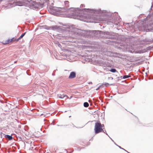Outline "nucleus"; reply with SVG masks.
I'll use <instances>...</instances> for the list:
<instances>
[{"mask_svg":"<svg viewBox=\"0 0 153 153\" xmlns=\"http://www.w3.org/2000/svg\"><path fill=\"white\" fill-rule=\"evenodd\" d=\"M89 104L88 102H85L83 104V105L85 107H88L89 106Z\"/></svg>","mask_w":153,"mask_h":153,"instance_id":"14","label":"nucleus"},{"mask_svg":"<svg viewBox=\"0 0 153 153\" xmlns=\"http://www.w3.org/2000/svg\"><path fill=\"white\" fill-rule=\"evenodd\" d=\"M149 79H153V76L152 77V78H150Z\"/></svg>","mask_w":153,"mask_h":153,"instance_id":"35","label":"nucleus"},{"mask_svg":"<svg viewBox=\"0 0 153 153\" xmlns=\"http://www.w3.org/2000/svg\"><path fill=\"white\" fill-rule=\"evenodd\" d=\"M100 34H102L106 35V37L107 38L111 39H116L117 38V36L115 35V33H110L107 31H98Z\"/></svg>","mask_w":153,"mask_h":153,"instance_id":"6","label":"nucleus"},{"mask_svg":"<svg viewBox=\"0 0 153 153\" xmlns=\"http://www.w3.org/2000/svg\"><path fill=\"white\" fill-rule=\"evenodd\" d=\"M115 143V144L116 145H117V146H118L119 147V148H120V149H123V150H125V149H123V148H121V147H120V146H118V145H117V144H116L115 143Z\"/></svg>","mask_w":153,"mask_h":153,"instance_id":"25","label":"nucleus"},{"mask_svg":"<svg viewBox=\"0 0 153 153\" xmlns=\"http://www.w3.org/2000/svg\"><path fill=\"white\" fill-rule=\"evenodd\" d=\"M102 132H103L106 135H108V134L106 133V131H105V130H103V131H102Z\"/></svg>","mask_w":153,"mask_h":153,"instance_id":"24","label":"nucleus"},{"mask_svg":"<svg viewBox=\"0 0 153 153\" xmlns=\"http://www.w3.org/2000/svg\"><path fill=\"white\" fill-rule=\"evenodd\" d=\"M123 76H121L120 77L122 79V78H123Z\"/></svg>","mask_w":153,"mask_h":153,"instance_id":"36","label":"nucleus"},{"mask_svg":"<svg viewBox=\"0 0 153 153\" xmlns=\"http://www.w3.org/2000/svg\"><path fill=\"white\" fill-rule=\"evenodd\" d=\"M81 6H82V7H84V6H84V5H83V4H81Z\"/></svg>","mask_w":153,"mask_h":153,"instance_id":"32","label":"nucleus"},{"mask_svg":"<svg viewBox=\"0 0 153 153\" xmlns=\"http://www.w3.org/2000/svg\"><path fill=\"white\" fill-rule=\"evenodd\" d=\"M110 71L112 73H115L117 72V71L116 70L115 68H111Z\"/></svg>","mask_w":153,"mask_h":153,"instance_id":"13","label":"nucleus"},{"mask_svg":"<svg viewBox=\"0 0 153 153\" xmlns=\"http://www.w3.org/2000/svg\"><path fill=\"white\" fill-rule=\"evenodd\" d=\"M11 39V40H12V41H16V39L15 38H14V37L12 38V39Z\"/></svg>","mask_w":153,"mask_h":153,"instance_id":"23","label":"nucleus"},{"mask_svg":"<svg viewBox=\"0 0 153 153\" xmlns=\"http://www.w3.org/2000/svg\"><path fill=\"white\" fill-rule=\"evenodd\" d=\"M58 126H65V125H56Z\"/></svg>","mask_w":153,"mask_h":153,"instance_id":"30","label":"nucleus"},{"mask_svg":"<svg viewBox=\"0 0 153 153\" xmlns=\"http://www.w3.org/2000/svg\"><path fill=\"white\" fill-rule=\"evenodd\" d=\"M130 77V76L129 75H124L123 76V79H125L128 78Z\"/></svg>","mask_w":153,"mask_h":153,"instance_id":"16","label":"nucleus"},{"mask_svg":"<svg viewBox=\"0 0 153 153\" xmlns=\"http://www.w3.org/2000/svg\"><path fill=\"white\" fill-rule=\"evenodd\" d=\"M65 5L66 7H69V2L68 1H65L64 2Z\"/></svg>","mask_w":153,"mask_h":153,"instance_id":"17","label":"nucleus"},{"mask_svg":"<svg viewBox=\"0 0 153 153\" xmlns=\"http://www.w3.org/2000/svg\"><path fill=\"white\" fill-rule=\"evenodd\" d=\"M71 27H69V29H71Z\"/></svg>","mask_w":153,"mask_h":153,"instance_id":"42","label":"nucleus"},{"mask_svg":"<svg viewBox=\"0 0 153 153\" xmlns=\"http://www.w3.org/2000/svg\"><path fill=\"white\" fill-rule=\"evenodd\" d=\"M153 6V2H152V6H151V8H150V10H151L152 8V7Z\"/></svg>","mask_w":153,"mask_h":153,"instance_id":"26","label":"nucleus"},{"mask_svg":"<svg viewBox=\"0 0 153 153\" xmlns=\"http://www.w3.org/2000/svg\"><path fill=\"white\" fill-rule=\"evenodd\" d=\"M2 134V132H1L0 133V137H1V138H2V137H3Z\"/></svg>","mask_w":153,"mask_h":153,"instance_id":"22","label":"nucleus"},{"mask_svg":"<svg viewBox=\"0 0 153 153\" xmlns=\"http://www.w3.org/2000/svg\"><path fill=\"white\" fill-rule=\"evenodd\" d=\"M12 42V40L11 39H8L5 41V44H7L10 43V42Z\"/></svg>","mask_w":153,"mask_h":153,"instance_id":"15","label":"nucleus"},{"mask_svg":"<svg viewBox=\"0 0 153 153\" xmlns=\"http://www.w3.org/2000/svg\"><path fill=\"white\" fill-rule=\"evenodd\" d=\"M125 150V151H126H126H127L126 150H125H125Z\"/></svg>","mask_w":153,"mask_h":153,"instance_id":"44","label":"nucleus"},{"mask_svg":"<svg viewBox=\"0 0 153 153\" xmlns=\"http://www.w3.org/2000/svg\"><path fill=\"white\" fill-rule=\"evenodd\" d=\"M52 75L54 76V74L53 73L52 74Z\"/></svg>","mask_w":153,"mask_h":153,"instance_id":"38","label":"nucleus"},{"mask_svg":"<svg viewBox=\"0 0 153 153\" xmlns=\"http://www.w3.org/2000/svg\"><path fill=\"white\" fill-rule=\"evenodd\" d=\"M71 28H73V30L71 31L72 35L69 42L76 43L80 42L84 43L85 42L81 40H83V38H85L88 36L86 31L72 27Z\"/></svg>","mask_w":153,"mask_h":153,"instance_id":"2","label":"nucleus"},{"mask_svg":"<svg viewBox=\"0 0 153 153\" xmlns=\"http://www.w3.org/2000/svg\"><path fill=\"white\" fill-rule=\"evenodd\" d=\"M4 135V136L5 137L6 139H8L9 140H11L13 139V137L11 135H5L4 134H3Z\"/></svg>","mask_w":153,"mask_h":153,"instance_id":"12","label":"nucleus"},{"mask_svg":"<svg viewBox=\"0 0 153 153\" xmlns=\"http://www.w3.org/2000/svg\"><path fill=\"white\" fill-rule=\"evenodd\" d=\"M88 84H92V82H88Z\"/></svg>","mask_w":153,"mask_h":153,"instance_id":"31","label":"nucleus"},{"mask_svg":"<svg viewBox=\"0 0 153 153\" xmlns=\"http://www.w3.org/2000/svg\"><path fill=\"white\" fill-rule=\"evenodd\" d=\"M126 24H129V23H126Z\"/></svg>","mask_w":153,"mask_h":153,"instance_id":"41","label":"nucleus"},{"mask_svg":"<svg viewBox=\"0 0 153 153\" xmlns=\"http://www.w3.org/2000/svg\"><path fill=\"white\" fill-rule=\"evenodd\" d=\"M102 85H105V87H107L109 85V84L107 83H103Z\"/></svg>","mask_w":153,"mask_h":153,"instance_id":"20","label":"nucleus"},{"mask_svg":"<svg viewBox=\"0 0 153 153\" xmlns=\"http://www.w3.org/2000/svg\"><path fill=\"white\" fill-rule=\"evenodd\" d=\"M112 22H114V23H115V20H114H114H113V21H112Z\"/></svg>","mask_w":153,"mask_h":153,"instance_id":"34","label":"nucleus"},{"mask_svg":"<svg viewBox=\"0 0 153 153\" xmlns=\"http://www.w3.org/2000/svg\"><path fill=\"white\" fill-rule=\"evenodd\" d=\"M99 64L100 65L102 66L106 67L109 65L107 61L103 59L100 61Z\"/></svg>","mask_w":153,"mask_h":153,"instance_id":"8","label":"nucleus"},{"mask_svg":"<svg viewBox=\"0 0 153 153\" xmlns=\"http://www.w3.org/2000/svg\"><path fill=\"white\" fill-rule=\"evenodd\" d=\"M53 10L55 11L56 12L61 13L62 12H65L67 11L68 9L66 7L62 8V7H53L52 9Z\"/></svg>","mask_w":153,"mask_h":153,"instance_id":"7","label":"nucleus"},{"mask_svg":"<svg viewBox=\"0 0 153 153\" xmlns=\"http://www.w3.org/2000/svg\"><path fill=\"white\" fill-rule=\"evenodd\" d=\"M50 29L53 30H56L57 31H59L60 30V28L59 26L55 25L50 27L48 29Z\"/></svg>","mask_w":153,"mask_h":153,"instance_id":"9","label":"nucleus"},{"mask_svg":"<svg viewBox=\"0 0 153 153\" xmlns=\"http://www.w3.org/2000/svg\"><path fill=\"white\" fill-rule=\"evenodd\" d=\"M126 152H128V153H129V152H128L127 151H126Z\"/></svg>","mask_w":153,"mask_h":153,"instance_id":"39","label":"nucleus"},{"mask_svg":"<svg viewBox=\"0 0 153 153\" xmlns=\"http://www.w3.org/2000/svg\"><path fill=\"white\" fill-rule=\"evenodd\" d=\"M97 31L96 30H95V31H93V32L94 33H95Z\"/></svg>","mask_w":153,"mask_h":153,"instance_id":"33","label":"nucleus"},{"mask_svg":"<svg viewBox=\"0 0 153 153\" xmlns=\"http://www.w3.org/2000/svg\"><path fill=\"white\" fill-rule=\"evenodd\" d=\"M58 97L60 99H63L64 97V95H58Z\"/></svg>","mask_w":153,"mask_h":153,"instance_id":"19","label":"nucleus"},{"mask_svg":"<svg viewBox=\"0 0 153 153\" xmlns=\"http://www.w3.org/2000/svg\"><path fill=\"white\" fill-rule=\"evenodd\" d=\"M70 9L72 10L71 11H73V12L71 13L74 16V18L81 20H82L81 18L86 17V12H91L92 11L93 12L97 13L98 14L102 12V11L100 9L94 10L93 9L83 8L81 10L79 7L71 8Z\"/></svg>","mask_w":153,"mask_h":153,"instance_id":"3","label":"nucleus"},{"mask_svg":"<svg viewBox=\"0 0 153 153\" xmlns=\"http://www.w3.org/2000/svg\"><path fill=\"white\" fill-rule=\"evenodd\" d=\"M112 52L108 51H106L102 53V55H104L107 56H112Z\"/></svg>","mask_w":153,"mask_h":153,"instance_id":"11","label":"nucleus"},{"mask_svg":"<svg viewBox=\"0 0 153 153\" xmlns=\"http://www.w3.org/2000/svg\"><path fill=\"white\" fill-rule=\"evenodd\" d=\"M102 85H100L96 89V90H99V89H100V88L102 87Z\"/></svg>","mask_w":153,"mask_h":153,"instance_id":"21","label":"nucleus"},{"mask_svg":"<svg viewBox=\"0 0 153 153\" xmlns=\"http://www.w3.org/2000/svg\"><path fill=\"white\" fill-rule=\"evenodd\" d=\"M111 79H113V78L112 77Z\"/></svg>","mask_w":153,"mask_h":153,"instance_id":"45","label":"nucleus"},{"mask_svg":"<svg viewBox=\"0 0 153 153\" xmlns=\"http://www.w3.org/2000/svg\"><path fill=\"white\" fill-rule=\"evenodd\" d=\"M9 3V5L11 7L16 6H22L25 5L30 7L32 9L39 8L42 7L44 4V2H36L35 1L32 0H7Z\"/></svg>","mask_w":153,"mask_h":153,"instance_id":"1","label":"nucleus"},{"mask_svg":"<svg viewBox=\"0 0 153 153\" xmlns=\"http://www.w3.org/2000/svg\"><path fill=\"white\" fill-rule=\"evenodd\" d=\"M46 3H48L49 1L48 0H44Z\"/></svg>","mask_w":153,"mask_h":153,"instance_id":"27","label":"nucleus"},{"mask_svg":"<svg viewBox=\"0 0 153 153\" xmlns=\"http://www.w3.org/2000/svg\"><path fill=\"white\" fill-rule=\"evenodd\" d=\"M128 48V47H126V48Z\"/></svg>","mask_w":153,"mask_h":153,"instance_id":"43","label":"nucleus"},{"mask_svg":"<svg viewBox=\"0 0 153 153\" xmlns=\"http://www.w3.org/2000/svg\"><path fill=\"white\" fill-rule=\"evenodd\" d=\"M113 16H114V14H112L111 15V16H113Z\"/></svg>","mask_w":153,"mask_h":153,"instance_id":"37","label":"nucleus"},{"mask_svg":"<svg viewBox=\"0 0 153 153\" xmlns=\"http://www.w3.org/2000/svg\"><path fill=\"white\" fill-rule=\"evenodd\" d=\"M26 32H25V33H23V34H22L21 35V36L19 37H20V39H22V38H23V37L25 35V34H26Z\"/></svg>","mask_w":153,"mask_h":153,"instance_id":"18","label":"nucleus"},{"mask_svg":"<svg viewBox=\"0 0 153 153\" xmlns=\"http://www.w3.org/2000/svg\"><path fill=\"white\" fill-rule=\"evenodd\" d=\"M64 95V97H66L67 98H68V97L67 95Z\"/></svg>","mask_w":153,"mask_h":153,"instance_id":"29","label":"nucleus"},{"mask_svg":"<svg viewBox=\"0 0 153 153\" xmlns=\"http://www.w3.org/2000/svg\"><path fill=\"white\" fill-rule=\"evenodd\" d=\"M73 126H74V127H75V126L74 125H73Z\"/></svg>","mask_w":153,"mask_h":153,"instance_id":"40","label":"nucleus"},{"mask_svg":"<svg viewBox=\"0 0 153 153\" xmlns=\"http://www.w3.org/2000/svg\"><path fill=\"white\" fill-rule=\"evenodd\" d=\"M76 74L75 72L72 71L71 72L68 76V78L72 79L75 78L76 76Z\"/></svg>","mask_w":153,"mask_h":153,"instance_id":"10","label":"nucleus"},{"mask_svg":"<svg viewBox=\"0 0 153 153\" xmlns=\"http://www.w3.org/2000/svg\"><path fill=\"white\" fill-rule=\"evenodd\" d=\"M20 39V37H19L18 39H16V40L17 41H18L19 39Z\"/></svg>","mask_w":153,"mask_h":153,"instance_id":"28","label":"nucleus"},{"mask_svg":"<svg viewBox=\"0 0 153 153\" xmlns=\"http://www.w3.org/2000/svg\"><path fill=\"white\" fill-rule=\"evenodd\" d=\"M103 124H102L100 123L96 122L94 128L95 133L96 134H98L103 131L102 128L103 126H104Z\"/></svg>","mask_w":153,"mask_h":153,"instance_id":"5","label":"nucleus"},{"mask_svg":"<svg viewBox=\"0 0 153 153\" xmlns=\"http://www.w3.org/2000/svg\"><path fill=\"white\" fill-rule=\"evenodd\" d=\"M153 13L148 16L143 21V24L140 26L142 30L146 32L153 31Z\"/></svg>","mask_w":153,"mask_h":153,"instance_id":"4","label":"nucleus"}]
</instances>
